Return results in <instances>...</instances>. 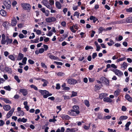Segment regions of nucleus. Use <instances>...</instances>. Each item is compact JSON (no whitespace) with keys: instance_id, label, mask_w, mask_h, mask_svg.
Returning a JSON list of instances; mask_svg holds the SVG:
<instances>
[{"instance_id":"obj_1","label":"nucleus","mask_w":132,"mask_h":132,"mask_svg":"<svg viewBox=\"0 0 132 132\" xmlns=\"http://www.w3.org/2000/svg\"><path fill=\"white\" fill-rule=\"evenodd\" d=\"M72 108L73 110L71 109L68 112V114L69 115L72 116H76L80 113L78 106L74 105Z\"/></svg>"},{"instance_id":"obj_2","label":"nucleus","mask_w":132,"mask_h":132,"mask_svg":"<svg viewBox=\"0 0 132 132\" xmlns=\"http://www.w3.org/2000/svg\"><path fill=\"white\" fill-rule=\"evenodd\" d=\"M67 80L68 83L71 85H73L77 83V81L73 78L68 79Z\"/></svg>"},{"instance_id":"obj_3","label":"nucleus","mask_w":132,"mask_h":132,"mask_svg":"<svg viewBox=\"0 0 132 132\" xmlns=\"http://www.w3.org/2000/svg\"><path fill=\"white\" fill-rule=\"evenodd\" d=\"M3 4L7 9H9L11 7V3L10 0H5L3 2Z\"/></svg>"},{"instance_id":"obj_4","label":"nucleus","mask_w":132,"mask_h":132,"mask_svg":"<svg viewBox=\"0 0 132 132\" xmlns=\"http://www.w3.org/2000/svg\"><path fill=\"white\" fill-rule=\"evenodd\" d=\"M21 5L23 8L26 10H29L31 9L30 5L28 3H23Z\"/></svg>"},{"instance_id":"obj_5","label":"nucleus","mask_w":132,"mask_h":132,"mask_svg":"<svg viewBox=\"0 0 132 132\" xmlns=\"http://www.w3.org/2000/svg\"><path fill=\"white\" fill-rule=\"evenodd\" d=\"M100 80L103 81V82L104 83L106 86H108L109 84V80L104 77H102L100 78Z\"/></svg>"},{"instance_id":"obj_6","label":"nucleus","mask_w":132,"mask_h":132,"mask_svg":"<svg viewBox=\"0 0 132 132\" xmlns=\"http://www.w3.org/2000/svg\"><path fill=\"white\" fill-rule=\"evenodd\" d=\"M73 27L75 29L78 30L79 27L78 26V24H76L75 25L73 24L72 26L70 27V29L71 31L73 33H75L76 31L74 29Z\"/></svg>"},{"instance_id":"obj_7","label":"nucleus","mask_w":132,"mask_h":132,"mask_svg":"<svg viewBox=\"0 0 132 132\" xmlns=\"http://www.w3.org/2000/svg\"><path fill=\"white\" fill-rule=\"evenodd\" d=\"M115 74L119 77L123 75V72L120 70L116 69L115 71H114Z\"/></svg>"},{"instance_id":"obj_8","label":"nucleus","mask_w":132,"mask_h":132,"mask_svg":"<svg viewBox=\"0 0 132 132\" xmlns=\"http://www.w3.org/2000/svg\"><path fill=\"white\" fill-rule=\"evenodd\" d=\"M14 108H12L7 113L6 115V116L7 118H9L12 116L13 112L14 111Z\"/></svg>"},{"instance_id":"obj_9","label":"nucleus","mask_w":132,"mask_h":132,"mask_svg":"<svg viewBox=\"0 0 132 132\" xmlns=\"http://www.w3.org/2000/svg\"><path fill=\"white\" fill-rule=\"evenodd\" d=\"M78 129L76 128H73L71 129L69 128L67 129L65 132H75L78 130Z\"/></svg>"},{"instance_id":"obj_10","label":"nucleus","mask_w":132,"mask_h":132,"mask_svg":"<svg viewBox=\"0 0 132 132\" xmlns=\"http://www.w3.org/2000/svg\"><path fill=\"white\" fill-rule=\"evenodd\" d=\"M2 37L1 44H5L6 43V40H5L6 37L5 35L4 34H3L2 35Z\"/></svg>"},{"instance_id":"obj_11","label":"nucleus","mask_w":132,"mask_h":132,"mask_svg":"<svg viewBox=\"0 0 132 132\" xmlns=\"http://www.w3.org/2000/svg\"><path fill=\"white\" fill-rule=\"evenodd\" d=\"M19 91L20 92L22 93L23 95L24 96L27 95L28 94L27 90L25 89H20L19 90Z\"/></svg>"},{"instance_id":"obj_12","label":"nucleus","mask_w":132,"mask_h":132,"mask_svg":"<svg viewBox=\"0 0 132 132\" xmlns=\"http://www.w3.org/2000/svg\"><path fill=\"white\" fill-rule=\"evenodd\" d=\"M3 108L6 111H8L11 109V107L9 105H5L3 106Z\"/></svg>"},{"instance_id":"obj_13","label":"nucleus","mask_w":132,"mask_h":132,"mask_svg":"<svg viewBox=\"0 0 132 132\" xmlns=\"http://www.w3.org/2000/svg\"><path fill=\"white\" fill-rule=\"evenodd\" d=\"M0 100H1L3 101L6 103L11 104V101L8 99L7 98H4L3 97H0Z\"/></svg>"},{"instance_id":"obj_14","label":"nucleus","mask_w":132,"mask_h":132,"mask_svg":"<svg viewBox=\"0 0 132 132\" xmlns=\"http://www.w3.org/2000/svg\"><path fill=\"white\" fill-rule=\"evenodd\" d=\"M61 118L63 120H68L71 117L68 115L62 114L61 116Z\"/></svg>"},{"instance_id":"obj_15","label":"nucleus","mask_w":132,"mask_h":132,"mask_svg":"<svg viewBox=\"0 0 132 132\" xmlns=\"http://www.w3.org/2000/svg\"><path fill=\"white\" fill-rule=\"evenodd\" d=\"M17 23V21L16 20V18L15 17L13 18V19L11 21V25L13 26H15Z\"/></svg>"},{"instance_id":"obj_16","label":"nucleus","mask_w":132,"mask_h":132,"mask_svg":"<svg viewBox=\"0 0 132 132\" xmlns=\"http://www.w3.org/2000/svg\"><path fill=\"white\" fill-rule=\"evenodd\" d=\"M39 92L43 96V97L44 98V96L46 94H47V93H49V92L46 90H40L39 91Z\"/></svg>"},{"instance_id":"obj_17","label":"nucleus","mask_w":132,"mask_h":132,"mask_svg":"<svg viewBox=\"0 0 132 132\" xmlns=\"http://www.w3.org/2000/svg\"><path fill=\"white\" fill-rule=\"evenodd\" d=\"M89 19L91 20H93L94 23H95L96 21L98 20V19L95 16L93 15H91L89 18Z\"/></svg>"},{"instance_id":"obj_18","label":"nucleus","mask_w":132,"mask_h":132,"mask_svg":"<svg viewBox=\"0 0 132 132\" xmlns=\"http://www.w3.org/2000/svg\"><path fill=\"white\" fill-rule=\"evenodd\" d=\"M120 92V89H118L114 93V95L116 97H117L119 95Z\"/></svg>"},{"instance_id":"obj_19","label":"nucleus","mask_w":132,"mask_h":132,"mask_svg":"<svg viewBox=\"0 0 132 132\" xmlns=\"http://www.w3.org/2000/svg\"><path fill=\"white\" fill-rule=\"evenodd\" d=\"M103 101L105 102L111 103L112 102V100L109 97H105L103 99Z\"/></svg>"},{"instance_id":"obj_20","label":"nucleus","mask_w":132,"mask_h":132,"mask_svg":"<svg viewBox=\"0 0 132 132\" xmlns=\"http://www.w3.org/2000/svg\"><path fill=\"white\" fill-rule=\"evenodd\" d=\"M126 23H130L132 22V17H128L126 20Z\"/></svg>"},{"instance_id":"obj_21","label":"nucleus","mask_w":132,"mask_h":132,"mask_svg":"<svg viewBox=\"0 0 132 132\" xmlns=\"http://www.w3.org/2000/svg\"><path fill=\"white\" fill-rule=\"evenodd\" d=\"M24 57L23 54L21 53H19L18 54V56L17 58V60H21Z\"/></svg>"},{"instance_id":"obj_22","label":"nucleus","mask_w":132,"mask_h":132,"mask_svg":"<svg viewBox=\"0 0 132 132\" xmlns=\"http://www.w3.org/2000/svg\"><path fill=\"white\" fill-rule=\"evenodd\" d=\"M55 6L56 8L58 9H61V5L58 1H57L55 3Z\"/></svg>"},{"instance_id":"obj_23","label":"nucleus","mask_w":132,"mask_h":132,"mask_svg":"<svg viewBox=\"0 0 132 132\" xmlns=\"http://www.w3.org/2000/svg\"><path fill=\"white\" fill-rule=\"evenodd\" d=\"M1 14L3 16H5L6 14V12L3 10L1 9L0 11Z\"/></svg>"},{"instance_id":"obj_24","label":"nucleus","mask_w":132,"mask_h":132,"mask_svg":"<svg viewBox=\"0 0 132 132\" xmlns=\"http://www.w3.org/2000/svg\"><path fill=\"white\" fill-rule=\"evenodd\" d=\"M128 117L126 116H120L119 118V120L120 121H122L124 120L127 119Z\"/></svg>"},{"instance_id":"obj_25","label":"nucleus","mask_w":132,"mask_h":132,"mask_svg":"<svg viewBox=\"0 0 132 132\" xmlns=\"http://www.w3.org/2000/svg\"><path fill=\"white\" fill-rule=\"evenodd\" d=\"M4 69L5 71L7 72H8L9 73H11L12 72L11 69L9 67H6Z\"/></svg>"},{"instance_id":"obj_26","label":"nucleus","mask_w":132,"mask_h":132,"mask_svg":"<svg viewBox=\"0 0 132 132\" xmlns=\"http://www.w3.org/2000/svg\"><path fill=\"white\" fill-rule=\"evenodd\" d=\"M84 103L85 105L87 107H88L90 106L89 102L87 100H85L84 101Z\"/></svg>"},{"instance_id":"obj_27","label":"nucleus","mask_w":132,"mask_h":132,"mask_svg":"<svg viewBox=\"0 0 132 132\" xmlns=\"http://www.w3.org/2000/svg\"><path fill=\"white\" fill-rule=\"evenodd\" d=\"M126 23V20L125 19H123L122 20L118 21L117 22V24H122Z\"/></svg>"},{"instance_id":"obj_28","label":"nucleus","mask_w":132,"mask_h":132,"mask_svg":"<svg viewBox=\"0 0 132 132\" xmlns=\"http://www.w3.org/2000/svg\"><path fill=\"white\" fill-rule=\"evenodd\" d=\"M13 40L12 39H10L7 40H6V44L7 45L8 44H10L12 43V42Z\"/></svg>"},{"instance_id":"obj_29","label":"nucleus","mask_w":132,"mask_h":132,"mask_svg":"<svg viewBox=\"0 0 132 132\" xmlns=\"http://www.w3.org/2000/svg\"><path fill=\"white\" fill-rule=\"evenodd\" d=\"M103 115L102 114H101V113H98L97 117L98 119H104V117H103Z\"/></svg>"},{"instance_id":"obj_30","label":"nucleus","mask_w":132,"mask_h":132,"mask_svg":"<svg viewBox=\"0 0 132 132\" xmlns=\"http://www.w3.org/2000/svg\"><path fill=\"white\" fill-rule=\"evenodd\" d=\"M98 30L100 33H101L103 31H105V29L103 27H100L98 29Z\"/></svg>"},{"instance_id":"obj_31","label":"nucleus","mask_w":132,"mask_h":132,"mask_svg":"<svg viewBox=\"0 0 132 132\" xmlns=\"http://www.w3.org/2000/svg\"><path fill=\"white\" fill-rule=\"evenodd\" d=\"M105 97L104 93H101L99 95V98L101 99H102Z\"/></svg>"},{"instance_id":"obj_32","label":"nucleus","mask_w":132,"mask_h":132,"mask_svg":"<svg viewBox=\"0 0 132 132\" xmlns=\"http://www.w3.org/2000/svg\"><path fill=\"white\" fill-rule=\"evenodd\" d=\"M42 67L44 69H47V66L45 65V64L43 62H42L41 63Z\"/></svg>"},{"instance_id":"obj_33","label":"nucleus","mask_w":132,"mask_h":132,"mask_svg":"<svg viewBox=\"0 0 132 132\" xmlns=\"http://www.w3.org/2000/svg\"><path fill=\"white\" fill-rule=\"evenodd\" d=\"M4 88L5 89L8 91H10L11 90V88L8 85L7 86H5L4 87Z\"/></svg>"},{"instance_id":"obj_34","label":"nucleus","mask_w":132,"mask_h":132,"mask_svg":"<svg viewBox=\"0 0 132 132\" xmlns=\"http://www.w3.org/2000/svg\"><path fill=\"white\" fill-rule=\"evenodd\" d=\"M9 58L13 61H14L15 60L14 57L12 55H10L9 56Z\"/></svg>"},{"instance_id":"obj_35","label":"nucleus","mask_w":132,"mask_h":132,"mask_svg":"<svg viewBox=\"0 0 132 132\" xmlns=\"http://www.w3.org/2000/svg\"><path fill=\"white\" fill-rule=\"evenodd\" d=\"M30 87L31 88H34L36 90H38V88L36 86L34 85H30Z\"/></svg>"},{"instance_id":"obj_36","label":"nucleus","mask_w":132,"mask_h":132,"mask_svg":"<svg viewBox=\"0 0 132 132\" xmlns=\"http://www.w3.org/2000/svg\"><path fill=\"white\" fill-rule=\"evenodd\" d=\"M77 92H75L74 91H72V94L71 96V97L77 96Z\"/></svg>"},{"instance_id":"obj_37","label":"nucleus","mask_w":132,"mask_h":132,"mask_svg":"<svg viewBox=\"0 0 132 132\" xmlns=\"http://www.w3.org/2000/svg\"><path fill=\"white\" fill-rule=\"evenodd\" d=\"M39 39V38H37L34 40V41L33 40H31V42L33 43H37L39 42L38 40Z\"/></svg>"},{"instance_id":"obj_38","label":"nucleus","mask_w":132,"mask_h":132,"mask_svg":"<svg viewBox=\"0 0 132 132\" xmlns=\"http://www.w3.org/2000/svg\"><path fill=\"white\" fill-rule=\"evenodd\" d=\"M64 75V73L62 72H58L57 74V76H63Z\"/></svg>"},{"instance_id":"obj_39","label":"nucleus","mask_w":132,"mask_h":132,"mask_svg":"<svg viewBox=\"0 0 132 132\" xmlns=\"http://www.w3.org/2000/svg\"><path fill=\"white\" fill-rule=\"evenodd\" d=\"M46 21L48 23H50L51 22H52V21H51V17L47 18H46Z\"/></svg>"},{"instance_id":"obj_40","label":"nucleus","mask_w":132,"mask_h":132,"mask_svg":"<svg viewBox=\"0 0 132 132\" xmlns=\"http://www.w3.org/2000/svg\"><path fill=\"white\" fill-rule=\"evenodd\" d=\"M14 78L18 82H20V80L19 79L18 77L16 76H14Z\"/></svg>"},{"instance_id":"obj_41","label":"nucleus","mask_w":132,"mask_h":132,"mask_svg":"<svg viewBox=\"0 0 132 132\" xmlns=\"http://www.w3.org/2000/svg\"><path fill=\"white\" fill-rule=\"evenodd\" d=\"M122 65L123 66V67L125 69H126L127 67V63L124 62L123 63Z\"/></svg>"},{"instance_id":"obj_42","label":"nucleus","mask_w":132,"mask_h":132,"mask_svg":"<svg viewBox=\"0 0 132 132\" xmlns=\"http://www.w3.org/2000/svg\"><path fill=\"white\" fill-rule=\"evenodd\" d=\"M52 95V94L51 93H47L44 96V98H46L48 96H51Z\"/></svg>"},{"instance_id":"obj_43","label":"nucleus","mask_w":132,"mask_h":132,"mask_svg":"<svg viewBox=\"0 0 132 132\" xmlns=\"http://www.w3.org/2000/svg\"><path fill=\"white\" fill-rule=\"evenodd\" d=\"M27 59L26 57H24L23 59L22 60V62L23 64H26Z\"/></svg>"},{"instance_id":"obj_44","label":"nucleus","mask_w":132,"mask_h":132,"mask_svg":"<svg viewBox=\"0 0 132 132\" xmlns=\"http://www.w3.org/2000/svg\"><path fill=\"white\" fill-rule=\"evenodd\" d=\"M93 48L92 47L88 45L87 46L85 47V49L86 50H88L89 49H93Z\"/></svg>"},{"instance_id":"obj_45","label":"nucleus","mask_w":132,"mask_h":132,"mask_svg":"<svg viewBox=\"0 0 132 132\" xmlns=\"http://www.w3.org/2000/svg\"><path fill=\"white\" fill-rule=\"evenodd\" d=\"M111 116H107L104 117V119L106 120V119H109L111 118Z\"/></svg>"},{"instance_id":"obj_46","label":"nucleus","mask_w":132,"mask_h":132,"mask_svg":"<svg viewBox=\"0 0 132 132\" xmlns=\"http://www.w3.org/2000/svg\"><path fill=\"white\" fill-rule=\"evenodd\" d=\"M12 44L14 45H18V43L17 40L14 39Z\"/></svg>"},{"instance_id":"obj_47","label":"nucleus","mask_w":132,"mask_h":132,"mask_svg":"<svg viewBox=\"0 0 132 132\" xmlns=\"http://www.w3.org/2000/svg\"><path fill=\"white\" fill-rule=\"evenodd\" d=\"M43 3L45 6L48 3V2L47 0H43Z\"/></svg>"},{"instance_id":"obj_48","label":"nucleus","mask_w":132,"mask_h":132,"mask_svg":"<svg viewBox=\"0 0 132 132\" xmlns=\"http://www.w3.org/2000/svg\"><path fill=\"white\" fill-rule=\"evenodd\" d=\"M126 11L127 12H132V7H130L129 9H127Z\"/></svg>"},{"instance_id":"obj_49","label":"nucleus","mask_w":132,"mask_h":132,"mask_svg":"<svg viewBox=\"0 0 132 132\" xmlns=\"http://www.w3.org/2000/svg\"><path fill=\"white\" fill-rule=\"evenodd\" d=\"M130 96L128 94H126L125 96V98L128 101L130 98Z\"/></svg>"},{"instance_id":"obj_50","label":"nucleus","mask_w":132,"mask_h":132,"mask_svg":"<svg viewBox=\"0 0 132 132\" xmlns=\"http://www.w3.org/2000/svg\"><path fill=\"white\" fill-rule=\"evenodd\" d=\"M54 63H55L57 65H63V63L62 62H56V61H54Z\"/></svg>"},{"instance_id":"obj_51","label":"nucleus","mask_w":132,"mask_h":132,"mask_svg":"<svg viewBox=\"0 0 132 132\" xmlns=\"http://www.w3.org/2000/svg\"><path fill=\"white\" fill-rule=\"evenodd\" d=\"M50 4L51 6L53 5L54 4V0H50Z\"/></svg>"},{"instance_id":"obj_52","label":"nucleus","mask_w":132,"mask_h":132,"mask_svg":"<svg viewBox=\"0 0 132 132\" xmlns=\"http://www.w3.org/2000/svg\"><path fill=\"white\" fill-rule=\"evenodd\" d=\"M20 114L19 115V116H23L24 114V112L23 111H21L19 112Z\"/></svg>"},{"instance_id":"obj_53","label":"nucleus","mask_w":132,"mask_h":132,"mask_svg":"<svg viewBox=\"0 0 132 132\" xmlns=\"http://www.w3.org/2000/svg\"><path fill=\"white\" fill-rule=\"evenodd\" d=\"M45 6L50 9H52L53 8L52 6H50L49 5L47 4L45 5Z\"/></svg>"},{"instance_id":"obj_54","label":"nucleus","mask_w":132,"mask_h":132,"mask_svg":"<svg viewBox=\"0 0 132 132\" xmlns=\"http://www.w3.org/2000/svg\"><path fill=\"white\" fill-rule=\"evenodd\" d=\"M61 24L63 27H65L66 26V23L65 21H62L61 23Z\"/></svg>"},{"instance_id":"obj_55","label":"nucleus","mask_w":132,"mask_h":132,"mask_svg":"<svg viewBox=\"0 0 132 132\" xmlns=\"http://www.w3.org/2000/svg\"><path fill=\"white\" fill-rule=\"evenodd\" d=\"M29 63L30 64H32L34 63V62L31 59H29L28 60Z\"/></svg>"},{"instance_id":"obj_56","label":"nucleus","mask_w":132,"mask_h":132,"mask_svg":"<svg viewBox=\"0 0 132 132\" xmlns=\"http://www.w3.org/2000/svg\"><path fill=\"white\" fill-rule=\"evenodd\" d=\"M60 88V84H56V89H59Z\"/></svg>"},{"instance_id":"obj_57","label":"nucleus","mask_w":132,"mask_h":132,"mask_svg":"<svg viewBox=\"0 0 132 132\" xmlns=\"http://www.w3.org/2000/svg\"><path fill=\"white\" fill-rule=\"evenodd\" d=\"M49 57L50 59H54L55 58V56L52 55H50L49 56Z\"/></svg>"},{"instance_id":"obj_58","label":"nucleus","mask_w":132,"mask_h":132,"mask_svg":"<svg viewBox=\"0 0 132 132\" xmlns=\"http://www.w3.org/2000/svg\"><path fill=\"white\" fill-rule=\"evenodd\" d=\"M76 15L78 18L79 16V14L78 12L76 11L73 14V16H75Z\"/></svg>"},{"instance_id":"obj_59","label":"nucleus","mask_w":132,"mask_h":132,"mask_svg":"<svg viewBox=\"0 0 132 132\" xmlns=\"http://www.w3.org/2000/svg\"><path fill=\"white\" fill-rule=\"evenodd\" d=\"M97 56V54L96 53H93L92 55L93 59H94Z\"/></svg>"},{"instance_id":"obj_60","label":"nucleus","mask_w":132,"mask_h":132,"mask_svg":"<svg viewBox=\"0 0 132 132\" xmlns=\"http://www.w3.org/2000/svg\"><path fill=\"white\" fill-rule=\"evenodd\" d=\"M126 110L127 108L125 106H122L121 110L122 111H125Z\"/></svg>"},{"instance_id":"obj_61","label":"nucleus","mask_w":132,"mask_h":132,"mask_svg":"<svg viewBox=\"0 0 132 132\" xmlns=\"http://www.w3.org/2000/svg\"><path fill=\"white\" fill-rule=\"evenodd\" d=\"M19 37L21 39L23 38L24 37V35L22 34H20L19 35Z\"/></svg>"},{"instance_id":"obj_62","label":"nucleus","mask_w":132,"mask_h":132,"mask_svg":"<svg viewBox=\"0 0 132 132\" xmlns=\"http://www.w3.org/2000/svg\"><path fill=\"white\" fill-rule=\"evenodd\" d=\"M44 37L45 38L44 39V41L46 42H48L49 40V38L48 37Z\"/></svg>"},{"instance_id":"obj_63","label":"nucleus","mask_w":132,"mask_h":132,"mask_svg":"<svg viewBox=\"0 0 132 132\" xmlns=\"http://www.w3.org/2000/svg\"><path fill=\"white\" fill-rule=\"evenodd\" d=\"M44 50L43 48H41L39 49V51L40 53H42L44 52Z\"/></svg>"},{"instance_id":"obj_64","label":"nucleus","mask_w":132,"mask_h":132,"mask_svg":"<svg viewBox=\"0 0 132 132\" xmlns=\"http://www.w3.org/2000/svg\"><path fill=\"white\" fill-rule=\"evenodd\" d=\"M27 119H25L24 118H23L22 119V122L23 123H25L27 122Z\"/></svg>"}]
</instances>
